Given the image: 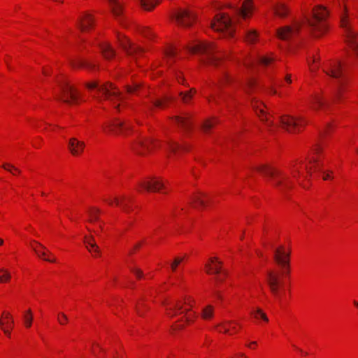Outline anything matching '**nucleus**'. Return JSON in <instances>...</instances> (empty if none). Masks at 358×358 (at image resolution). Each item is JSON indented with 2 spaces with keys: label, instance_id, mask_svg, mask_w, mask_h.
<instances>
[{
  "label": "nucleus",
  "instance_id": "obj_35",
  "mask_svg": "<svg viewBox=\"0 0 358 358\" xmlns=\"http://www.w3.org/2000/svg\"><path fill=\"white\" fill-rule=\"evenodd\" d=\"M196 93V90L194 88L190 89L189 91L185 92H180V96L184 103H188L189 101L192 98L193 94Z\"/></svg>",
  "mask_w": 358,
  "mask_h": 358
},
{
  "label": "nucleus",
  "instance_id": "obj_49",
  "mask_svg": "<svg viewBox=\"0 0 358 358\" xmlns=\"http://www.w3.org/2000/svg\"><path fill=\"white\" fill-rule=\"evenodd\" d=\"M232 323H233L232 321H226V322H222V323L219 324L217 325V327H221L223 329V332L224 333L229 334V329L227 327V324L229 325V324H231Z\"/></svg>",
  "mask_w": 358,
  "mask_h": 358
},
{
  "label": "nucleus",
  "instance_id": "obj_20",
  "mask_svg": "<svg viewBox=\"0 0 358 358\" xmlns=\"http://www.w3.org/2000/svg\"><path fill=\"white\" fill-rule=\"evenodd\" d=\"M222 262L219 261L216 257L210 259V263L205 264L206 273L208 274H219L222 272L221 266Z\"/></svg>",
  "mask_w": 358,
  "mask_h": 358
},
{
  "label": "nucleus",
  "instance_id": "obj_18",
  "mask_svg": "<svg viewBox=\"0 0 358 358\" xmlns=\"http://www.w3.org/2000/svg\"><path fill=\"white\" fill-rule=\"evenodd\" d=\"M85 144L84 142L80 141L76 138H71L69 140L68 148H69L70 152L73 156H77V155H80L83 152V151L85 148Z\"/></svg>",
  "mask_w": 358,
  "mask_h": 358
},
{
  "label": "nucleus",
  "instance_id": "obj_8",
  "mask_svg": "<svg viewBox=\"0 0 358 358\" xmlns=\"http://www.w3.org/2000/svg\"><path fill=\"white\" fill-rule=\"evenodd\" d=\"M281 127L289 132H297L305 126L308 122L302 116L294 117L289 115H282L280 117Z\"/></svg>",
  "mask_w": 358,
  "mask_h": 358
},
{
  "label": "nucleus",
  "instance_id": "obj_43",
  "mask_svg": "<svg viewBox=\"0 0 358 358\" xmlns=\"http://www.w3.org/2000/svg\"><path fill=\"white\" fill-rule=\"evenodd\" d=\"M257 37L255 30H249L246 32L245 39L248 43H254Z\"/></svg>",
  "mask_w": 358,
  "mask_h": 358
},
{
  "label": "nucleus",
  "instance_id": "obj_33",
  "mask_svg": "<svg viewBox=\"0 0 358 358\" xmlns=\"http://www.w3.org/2000/svg\"><path fill=\"white\" fill-rule=\"evenodd\" d=\"M313 108L315 109H317L319 108H321L324 106L327 105L328 103L323 101L322 98L320 95L315 94L313 97Z\"/></svg>",
  "mask_w": 358,
  "mask_h": 358
},
{
  "label": "nucleus",
  "instance_id": "obj_48",
  "mask_svg": "<svg viewBox=\"0 0 358 358\" xmlns=\"http://www.w3.org/2000/svg\"><path fill=\"white\" fill-rule=\"evenodd\" d=\"M141 87V84L138 83H134L133 86L127 85L126 89L128 93H134L137 91Z\"/></svg>",
  "mask_w": 358,
  "mask_h": 358
},
{
  "label": "nucleus",
  "instance_id": "obj_55",
  "mask_svg": "<svg viewBox=\"0 0 358 358\" xmlns=\"http://www.w3.org/2000/svg\"><path fill=\"white\" fill-rule=\"evenodd\" d=\"M131 271L136 275L138 278L143 277V272L139 268H131Z\"/></svg>",
  "mask_w": 358,
  "mask_h": 358
},
{
  "label": "nucleus",
  "instance_id": "obj_57",
  "mask_svg": "<svg viewBox=\"0 0 358 358\" xmlns=\"http://www.w3.org/2000/svg\"><path fill=\"white\" fill-rule=\"evenodd\" d=\"M94 241V238L92 236H86L84 238V242L86 245H87V241Z\"/></svg>",
  "mask_w": 358,
  "mask_h": 358
},
{
  "label": "nucleus",
  "instance_id": "obj_41",
  "mask_svg": "<svg viewBox=\"0 0 358 358\" xmlns=\"http://www.w3.org/2000/svg\"><path fill=\"white\" fill-rule=\"evenodd\" d=\"M11 278L10 273L4 268H0V282H8Z\"/></svg>",
  "mask_w": 358,
  "mask_h": 358
},
{
  "label": "nucleus",
  "instance_id": "obj_30",
  "mask_svg": "<svg viewBox=\"0 0 358 358\" xmlns=\"http://www.w3.org/2000/svg\"><path fill=\"white\" fill-rule=\"evenodd\" d=\"M231 80L232 78L229 76L227 73L223 72L221 76L219 78L218 82L214 83V85L220 89L222 85L230 83Z\"/></svg>",
  "mask_w": 358,
  "mask_h": 358
},
{
  "label": "nucleus",
  "instance_id": "obj_9",
  "mask_svg": "<svg viewBox=\"0 0 358 358\" xmlns=\"http://www.w3.org/2000/svg\"><path fill=\"white\" fill-rule=\"evenodd\" d=\"M341 24L346 30V40L348 45L356 52L358 56V36L348 26V16L345 6H343L341 13Z\"/></svg>",
  "mask_w": 358,
  "mask_h": 358
},
{
  "label": "nucleus",
  "instance_id": "obj_26",
  "mask_svg": "<svg viewBox=\"0 0 358 358\" xmlns=\"http://www.w3.org/2000/svg\"><path fill=\"white\" fill-rule=\"evenodd\" d=\"M100 48L103 56L107 59H111L115 55L114 50L108 43L101 44Z\"/></svg>",
  "mask_w": 358,
  "mask_h": 358
},
{
  "label": "nucleus",
  "instance_id": "obj_45",
  "mask_svg": "<svg viewBox=\"0 0 358 358\" xmlns=\"http://www.w3.org/2000/svg\"><path fill=\"white\" fill-rule=\"evenodd\" d=\"M215 124V122H214L212 120H208L203 122L202 124V129L204 132H208L209 129H210L214 124Z\"/></svg>",
  "mask_w": 358,
  "mask_h": 358
},
{
  "label": "nucleus",
  "instance_id": "obj_62",
  "mask_svg": "<svg viewBox=\"0 0 358 358\" xmlns=\"http://www.w3.org/2000/svg\"><path fill=\"white\" fill-rule=\"evenodd\" d=\"M182 328H183V326L180 325V324H177V325H175L174 327H173V330L180 329H182Z\"/></svg>",
  "mask_w": 358,
  "mask_h": 358
},
{
  "label": "nucleus",
  "instance_id": "obj_27",
  "mask_svg": "<svg viewBox=\"0 0 358 358\" xmlns=\"http://www.w3.org/2000/svg\"><path fill=\"white\" fill-rule=\"evenodd\" d=\"M93 24V19L91 15H86L80 22V28L81 31H87Z\"/></svg>",
  "mask_w": 358,
  "mask_h": 358
},
{
  "label": "nucleus",
  "instance_id": "obj_38",
  "mask_svg": "<svg viewBox=\"0 0 358 358\" xmlns=\"http://www.w3.org/2000/svg\"><path fill=\"white\" fill-rule=\"evenodd\" d=\"M201 315L205 320L210 319L213 315V307L210 305L206 306L203 309Z\"/></svg>",
  "mask_w": 358,
  "mask_h": 358
},
{
  "label": "nucleus",
  "instance_id": "obj_47",
  "mask_svg": "<svg viewBox=\"0 0 358 358\" xmlns=\"http://www.w3.org/2000/svg\"><path fill=\"white\" fill-rule=\"evenodd\" d=\"M253 314L256 318H262L263 320L266 322L268 321L266 315L264 313H263L262 310L259 308L257 309V310Z\"/></svg>",
  "mask_w": 358,
  "mask_h": 358
},
{
  "label": "nucleus",
  "instance_id": "obj_59",
  "mask_svg": "<svg viewBox=\"0 0 358 358\" xmlns=\"http://www.w3.org/2000/svg\"><path fill=\"white\" fill-rule=\"evenodd\" d=\"M3 332L5 333V334H6L8 336L10 337V331L9 329H6V327H3Z\"/></svg>",
  "mask_w": 358,
  "mask_h": 358
},
{
  "label": "nucleus",
  "instance_id": "obj_1",
  "mask_svg": "<svg viewBox=\"0 0 358 358\" xmlns=\"http://www.w3.org/2000/svg\"><path fill=\"white\" fill-rule=\"evenodd\" d=\"M273 259L278 266V271H268L266 273V282L271 292L279 301H281L282 294V278L290 273V250L280 245L274 250Z\"/></svg>",
  "mask_w": 358,
  "mask_h": 358
},
{
  "label": "nucleus",
  "instance_id": "obj_16",
  "mask_svg": "<svg viewBox=\"0 0 358 358\" xmlns=\"http://www.w3.org/2000/svg\"><path fill=\"white\" fill-rule=\"evenodd\" d=\"M251 102L254 110H255L257 115L259 117L261 120L266 122L268 127H271L273 125V122H269L268 120L267 114L264 110V108L266 107L264 104L258 101H255L253 98L251 99Z\"/></svg>",
  "mask_w": 358,
  "mask_h": 358
},
{
  "label": "nucleus",
  "instance_id": "obj_4",
  "mask_svg": "<svg viewBox=\"0 0 358 358\" xmlns=\"http://www.w3.org/2000/svg\"><path fill=\"white\" fill-rule=\"evenodd\" d=\"M255 169L264 176H269L273 180V185L280 191L283 192L290 187V182L288 178L281 171L263 164L255 168Z\"/></svg>",
  "mask_w": 358,
  "mask_h": 358
},
{
  "label": "nucleus",
  "instance_id": "obj_60",
  "mask_svg": "<svg viewBox=\"0 0 358 358\" xmlns=\"http://www.w3.org/2000/svg\"><path fill=\"white\" fill-rule=\"evenodd\" d=\"M92 252H94L96 255H99L101 254V251L99 246H97V250L96 249H94Z\"/></svg>",
  "mask_w": 358,
  "mask_h": 358
},
{
  "label": "nucleus",
  "instance_id": "obj_14",
  "mask_svg": "<svg viewBox=\"0 0 358 358\" xmlns=\"http://www.w3.org/2000/svg\"><path fill=\"white\" fill-rule=\"evenodd\" d=\"M120 45L126 52L131 57H137L143 52V49L140 46L131 43L127 38H119Z\"/></svg>",
  "mask_w": 358,
  "mask_h": 358
},
{
  "label": "nucleus",
  "instance_id": "obj_52",
  "mask_svg": "<svg viewBox=\"0 0 358 358\" xmlns=\"http://www.w3.org/2000/svg\"><path fill=\"white\" fill-rule=\"evenodd\" d=\"M97 246L98 245H96L95 241L87 242L86 248L90 252H92L94 249L97 250Z\"/></svg>",
  "mask_w": 358,
  "mask_h": 358
},
{
  "label": "nucleus",
  "instance_id": "obj_22",
  "mask_svg": "<svg viewBox=\"0 0 358 358\" xmlns=\"http://www.w3.org/2000/svg\"><path fill=\"white\" fill-rule=\"evenodd\" d=\"M71 65L73 68H85L90 71L94 70L96 67L95 64L82 58L75 59L71 62Z\"/></svg>",
  "mask_w": 358,
  "mask_h": 358
},
{
  "label": "nucleus",
  "instance_id": "obj_56",
  "mask_svg": "<svg viewBox=\"0 0 358 358\" xmlns=\"http://www.w3.org/2000/svg\"><path fill=\"white\" fill-rule=\"evenodd\" d=\"M195 317V314L194 313L192 315H185V320L187 322H191L194 320V318Z\"/></svg>",
  "mask_w": 358,
  "mask_h": 358
},
{
  "label": "nucleus",
  "instance_id": "obj_40",
  "mask_svg": "<svg viewBox=\"0 0 358 358\" xmlns=\"http://www.w3.org/2000/svg\"><path fill=\"white\" fill-rule=\"evenodd\" d=\"M170 100L169 96H165L162 99L152 100L153 106L157 108H162L165 106V103Z\"/></svg>",
  "mask_w": 358,
  "mask_h": 358
},
{
  "label": "nucleus",
  "instance_id": "obj_63",
  "mask_svg": "<svg viewBox=\"0 0 358 358\" xmlns=\"http://www.w3.org/2000/svg\"><path fill=\"white\" fill-rule=\"evenodd\" d=\"M215 281H216L217 282H222V281H223V279H222V278H221L220 276H217V277L215 278Z\"/></svg>",
  "mask_w": 358,
  "mask_h": 358
},
{
  "label": "nucleus",
  "instance_id": "obj_51",
  "mask_svg": "<svg viewBox=\"0 0 358 358\" xmlns=\"http://www.w3.org/2000/svg\"><path fill=\"white\" fill-rule=\"evenodd\" d=\"M57 320L60 324H64L68 322V317L66 314L59 313L58 315Z\"/></svg>",
  "mask_w": 358,
  "mask_h": 358
},
{
  "label": "nucleus",
  "instance_id": "obj_5",
  "mask_svg": "<svg viewBox=\"0 0 358 358\" xmlns=\"http://www.w3.org/2000/svg\"><path fill=\"white\" fill-rule=\"evenodd\" d=\"M324 71L327 75L331 76V78L338 80V86L335 90L334 92V99L335 101L340 100L343 96V78L344 77L343 71V66L341 62L335 61L328 64L324 69Z\"/></svg>",
  "mask_w": 358,
  "mask_h": 358
},
{
  "label": "nucleus",
  "instance_id": "obj_19",
  "mask_svg": "<svg viewBox=\"0 0 358 358\" xmlns=\"http://www.w3.org/2000/svg\"><path fill=\"white\" fill-rule=\"evenodd\" d=\"M252 3L251 0H244L241 8L235 7V12L238 17L246 19L252 10Z\"/></svg>",
  "mask_w": 358,
  "mask_h": 358
},
{
  "label": "nucleus",
  "instance_id": "obj_29",
  "mask_svg": "<svg viewBox=\"0 0 358 358\" xmlns=\"http://www.w3.org/2000/svg\"><path fill=\"white\" fill-rule=\"evenodd\" d=\"M22 319L25 327L27 328H29L31 326L33 321V313L31 309H28L24 313Z\"/></svg>",
  "mask_w": 358,
  "mask_h": 358
},
{
  "label": "nucleus",
  "instance_id": "obj_28",
  "mask_svg": "<svg viewBox=\"0 0 358 358\" xmlns=\"http://www.w3.org/2000/svg\"><path fill=\"white\" fill-rule=\"evenodd\" d=\"M113 15L118 17L122 13V6L117 0H108Z\"/></svg>",
  "mask_w": 358,
  "mask_h": 358
},
{
  "label": "nucleus",
  "instance_id": "obj_10",
  "mask_svg": "<svg viewBox=\"0 0 358 358\" xmlns=\"http://www.w3.org/2000/svg\"><path fill=\"white\" fill-rule=\"evenodd\" d=\"M62 96L59 98L67 103H76L78 100V93L76 89L71 86L67 82H58Z\"/></svg>",
  "mask_w": 358,
  "mask_h": 358
},
{
  "label": "nucleus",
  "instance_id": "obj_44",
  "mask_svg": "<svg viewBox=\"0 0 358 358\" xmlns=\"http://www.w3.org/2000/svg\"><path fill=\"white\" fill-rule=\"evenodd\" d=\"M176 54H177V50L175 48H169L166 50V55L169 63L171 62L172 59H173L175 57Z\"/></svg>",
  "mask_w": 358,
  "mask_h": 358
},
{
  "label": "nucleus",
  "instance_id": "obj_13",
  "mask_svg": "<svg viewBox=\"0 0 358 358\" xmlns=\"http://www.w3.org/2000/svg\"><path fill=\"white\" fill-rule=\"evenodd\" d=\"M139 185L141 188L148 192H157L164 187L162 181L155 177L149 178L145 180L141 181Z\"/></svg>",
  "mask_w": 358,
  "mask_h": 358
},
{
  "label": "nucleus",
  "instance_id": "obj_54",
  "mask_svg": "<svg viewBox=\"0 0 358 358\" xmlns=\"http://www.w3.org/2000/svg\"><path fill=\"white\" fill-rule=\"evenodd\" d=\"M140 31L144 36L148 37V38H149L150 36H151L152 35L150 29L146 28V27L141 28Z\"/></svg>",
  "mask_w": 358,
  "mask_h": 358
},
{
  "label": "nucleus",
  "instance_id": "obj_25",
  "mask_svg": "<svg viewBox=\"0 0 358 358\" xmlns=\"http://www.w3.org/2000/svg\"><path fill=\"white\" fill-rule=\"evenodd\" d=\"M272 59H273L268 56H261L259 57L258 59L256 60H250L245 62V65L246 66H250L255 65L256 63H259L262 65L267 66L271 62Z\"/></svg>",
  "mask_w": 358,
  "mask_h": 358
},
{
  "label": "nucleus",
  "instance_id": "obj_17",
  "mask_svg": "<svg viewBox=\"0 0 358 358\" xmlns=\"http://www.w3.org/2000/svg\"><path fill=\"white\" fill-rule=\"evenodd\" d=\"M172 120L182 128L185 132H187L192 127V122L190 121V115L187 113H183L181 115H177L172 118Z\"/></svg>",
  "mask_w": 358,
  "mask_h": 358
},
{
  "label": "nucleus",
  "instance_id": "obj_42",
  "mask_svg": "<svg viewBox=\"0 0 358 358\" xmlns=\"http://www.w3.org/2000/svg\"><path fill=\"white\" fill-rule=\"evenodd\" d=\"M2 168L13 175H15L14 172H15V173H20V170L11 164L5 163L2 165Z\"/></svg>",
  "mask_w": 358,
  "mask_h": 358
},
{
  "label": "nucleus",
  "instance_id": "obj_21",
  "mask_svg": "<svg viewBox=\"0 0 358 358\" xmlns=\"http://www.w3.org/2000/svg\"><path fill=\"white\" fill-rule=\"evenodd\" d=\"M108 129L109 131H113L115 133H123L125 129H129V127L125 124L124 122L116 120L113 122H108L106 126L103 127V129Z\"/></svg>",
  "mask_w": 358,
  "mask_h": 358
},
{
  "label": "nucleus",
  "instance_id": "obj_31",
  "mask_svg": "<svg viewBox=\"0 0 358 358\" xmlns=\"http://www.w3.org/2000/svg\"><path fill=\"white\" fill-rule=\"evenodd\" d=\"M182 306L178 302H176L173 305V307L170 308V312L168 313L167 314L171 317H174L175 315H178L179 313H187V311H189V309H187L185 311L179 312L180 310H182Z\"/></svg>",
  "mask_w": 358,
  "mask_h": 358
},
{
  "label": "nucleus",
  "instance_id": "obj_11",
  "mask_svg": "<svg viewBox=\"0 0 358 358\" xmlns=\"http://www.w3.org/2000/svg\"><path fill=\"white\" fill-rule=\"evenodd\" d=\"M301 26L300 22H296L291 26L281 27L277 30V36L281 40H292L298 35Z\"/></svg>",
  "mask_w": 358,
  "mask_h": 358
},
{
  "label": "nucleus",
  "instance_id": "obj_53",
  "mask_svg": "<svg viewBox=\"0 0 358 358\" xmlns=\"http://www.w3.org/2000/svg\"><path fill=\"white\" fill-rule=\"evenodd\" d=\"M183 259L177 257L174 259L173 262L171 264V269L176 271L177 266L182 262Z\"/></svg>",
  "mask_w": 358,
  "mask_h": 358
},
{
  "label": "nucleus",
  "instance_id": "obj_7",
  "mask_svg": "<svg viewBox=\"0 0 358 358\" xmlns=\"http://www.w3.org/2000/svg\"><path fill=\"white\" fill-rule=\"evenodd\" d=\"M89 90H96L106 99L112 101L113 98L121 99V94L112 83H107L99 85L96 81L86 83Z\"/></svg>",
  "mask_w": 358,
  "mask_h": 358
},
{
  "label": "nucleus",
  "instance_id": "obj_23",
  "mask_svg": "<svg viewBox=\"0 0 358 358\" xmlns=\"http://www.w3.org/2000/svg\"><path fill=\"white\" fill-rule=\"evenodd\" d=\"M231 96V94L225 93L224 92H220L218 93L215 92L214 94H212L210 99H209V101H213L217 105L220 104V101H223L228 106L227 100Z\"/></svg>",
  "mask_w": 358,
  "mask_h": 358
},
{
  "label": "nucleus",
  "instance_id": "obj_34",
  "mask_svg": "<svg viewBox=\"0 0 358 358\" xmlns=\"http://www.w3.org/2000/svg\"><path fill=\"white\" fill-rule=\"evenodd\" d=\"M159 0H141V5L145 10H150L158 4Z\"/></svg>",
  "mask_w": 358,
  "mask_h": 358
},
{
  "label": "nucleus",
  "instance_id": "obj_39",
  "mask_svg": "<svg viewBox=\"0 0 358 358\" xmlns=\"http://www.w3.org/2000/svg\"><path fill=\"white\" fill-rule=\"evenodd\" d=\"M34 251L37 254V255L40 257H43L44 260L49 262H55V259H49L45 258V256L48 253L50 255V252L47 250V252L45 251H40L38 250L36 247L34 245H31Z\"/></svg>",
  "mask_w": 358,
  "mask_h": 358
},
{
  "label": "nucleus",
  "instance_id": "obj_58",
  "mask_svg": "<svg viewBox=\"0 0 358 358\" xmlns=\"http://www.w3.org/2000/svg\"><path fill=\"white\" fill-rule=\"evenodd\" d=\"M141 243H136V244L134 245V249H132V250L129 252V255H131V254H132V253H133L134 250L139 248L141 247Z\"/></svg>",
  "mask_w": 358,
  "mask_h": 358
},
{
  "label": "nucleus",
  "instance_id": "obj_50",
  "mask_svg": "<svg viewBox=\"0 0 358 358\" xmlns=\"http://www.w3.org/2000/svg\"><path fill=\"white\" fill-rule=\"evenodd\" d=\"M3 315L5 316V319L8 320V321L6 322V324L7 325L8 328L11 329L13 327L14 321L12 319L10 315L8 313H3Z\"/></svg>",
  "mask_w": 358,
  "mask_h": 358
},
{
  "label": "nucleus",
  "instance_id": "obj_24",
  "mask_svg": "<svg viewBox=\"0 0 358 358\" xmlns=\"http://www.w3.org/2000/svg\"><path fill=\"white\" fill-rule=\"evenodd\" d=\"M166 149L173 153H176L178 150H181L183 151L189 150V148L187 145H180L178 143L173 141H169L166 142Z\"/></svg>",
  "mask_w": 358,
  "mask_h": 358
},
{
  "label": "nucleus",
  "instance_id": "obj_15",
  "mask_svg": "<svg viewBox=\"0 0 358 358\" xmlns=\"http://www.w3.org/2000/svg\"><path fill=\"white\" fill-rule=\"evenodd\" d=\"M156 146L157 143L153 140L141 138L133 145L132 148L136 153L144 155L145 150H150Z\"/></svg>",
  "mask_w": 358,
  "mask_h": 358
},
{
  "label": "nucleus",
  "instance_id": "obj_6",
  "mask_svg": "<svg viewBox=\"0 0 358 358\" xmlns=\"http://www.w3.org/2000/svg\"><path fill=\"white\" fill-rule=\"evenodd\" d=\"M211 28L215 31L222 33L225 37H231L234 32V23L225 13L217 14L210 23Z\"/></svg>",
  "mask_w": 358,
  "mask_h": 358
},
{
  "label": "nucleus",
  "instance_id": "obj_61",
  "mask_svg": "<svg viewBox=\"0 0 358 358\" xmlns=\"http://www.w3.org/2000/svg\"><path fill=\"white\" fill-rule=\"evenodd\" d=\"M32 242L34 243H36V245H39L43 250H47L45 247H44L43 245H41V243H39L38 242L36 241H32Z\"/></svg>",
  "mask_w": 358,
  "mask_h": 358
},
{
  "label": "nucleus",
  "instance_id": "obj_64",
  "mask_svg": "<svg viewBox=\"0 0 358 358\" xmlns=\"http://www.w3.org/2000/svg\"><path fill=\"white\" fill-rule=\"evenodd\" d=\"M285 80L287 83H290L292 82L291 76L290 75H287L285 78Z\"/></svg>",
  "mask_w": 358,
  "mask_h": 358
},
{
  "label": "nucleus",
  "instance_id": "obj_36",
  "mask_svg": "<svg viewBox=\"0 0 358 358\" xmlns=\"http://www.w3.org/2000/svg\"><path fill=\"white\" fill-rule=\"evenodd\" d=\"M100 210L96 208H92L89 210V222H94L99 220V214L100 213Z\"/></svg>",
  "mask_w": 358,
  "mask_h": 358
},
{
  "label": "nucleus",
  "instance_id": "obj_2",
  "mask_svg": "<svg viewBox=\"0 0 358 358\" xmlns=\"http://www.w3.org/2000/svg\"><path fill=\"white\" fill-rule=\"evenodd\" d=\"M188 48L193 53H198L206 56L203 62L215 66H219L222 55H219L220 52L215 48L213 43L199 42Z\"/></svg>",
  "mask_w": 358,
  "mask_h": 358
},
{
  "label": "nucleus",
  "instance_id": "obj_12",
  "mask_svg": "<svg viewBox=\"0 0 358 358\" xmlns=\"http://www.w3.org/2000/svg\"><path fill=\"white\" fill-rule=\"evenodd\" d=\"M177 23L183 27H189L195 20V15L188 9H179L174 14Z\"/></svg>",
  "mask_w": 358,
  "mask_h": 358
},
{
  "label": "nucleus",
  "instance_id": "obj_32",
  "mask_svg": "<svg viewBox=\"0 0 358 358\" xmlns=\"http://www.w3.org/2000/svg\"><path fill=\"white\" fill-rule=\"evenodd\" d=\"M201 196H206L203 193H199V195L192 196L191 203L194 208H197L199 206H205V201L201 199Z\"/></svg>",
  "mask_w": 358,
  "mask_h": 358
},
{
  "label": "nucleus",
  "instance_id": "obj_37",
  "mask_svg": "<svg viewBox=\"0 0 358 358\" xmlns=\"http://www.w3.org/2000/svg\"><path fill=\"white\" fill-rule=\"evenodd\" d=\"M275 12L277 15L285 17L287 14V8L284 4L280 3L275 7Z\"/></svg>",
  "mask_w": 358,
  "mask_h": 358
},
{
  "label": "nucleus",
  "instance_id": "obj_3",
  "mask_svg": "<svg viewBox=\"0 0 358 358\" xmlns=\"http://www.w3.org/2000/svg\"><path fill=\"white\" fill-rule=\"evenodd\" d=\"M328 14L329 13L325 8L317 6L313 10L312 18L307 20L310 31L315 37L320 36L326 31L327 24L325 20Z\"/></svg>",
  "mask_w": 358,
  "mask_h": 358
},
{
  "label": "nucleus",
  "instance_id": "obj_46",
  "mask_svg": "<svg viewBox=\"0 0 358 358\" xmlns=\"http://www.w3.org/2000/svg\"><path fill=\"white\" fill-rule=\"evenodd\" d=\"M125 197L122 196L120 200L117 197L114 198V201L117 205L120 206L124 210H127L128 205L124 203Z\"/></svg>",
  "mask_w": 358,
  "mask_h": 358
}]
</instances>
